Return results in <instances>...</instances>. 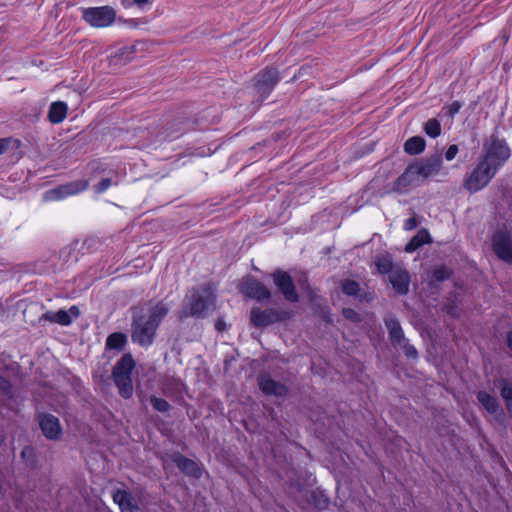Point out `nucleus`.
<instances>
[{
	"label": "nucleus",
	"mask_w": 512,
	"mask_h": 512,
	"mask_svg": "<svg viewBox=\"0 0 512 512\" xmlns=\"http://www.w3.org/2000/svg\"><path fill=\"white\" fill-rule=\"evenodd\" d=\"M170 308L163 301L149 305L146 311L135 314L132 321V341L142 347L150 346L155 338L158 326L168 314Z\"/></svg>",
	"instance_id": "f257e3e1"
},
{
	"label": "nucleus",
	"mask_w": 512,
	"mask_h": 512,
	"mask_svg": "<svg viewBox=\"0 0 512 512\" xmlns=\"http://www.w3.org/2000/svg\"><path fill=\"white\" fill-rule=\"evenodd\" d=\"M216 308V295L210 285L195 291L180 311V318H205Z\"/></svg>",
	"instance_id": "f03ea898"
},
{
	"label": "nucleus",
	"mask_w": 512,
	"mask_h": 512,
	"mask_svg": "<svg viewBox=\"0 0 512 512\" xmlns=\"http://www.w3.org/2000/svg\"><path fill=\"white\" fill-rule=\"evenodd\" d=\"M135 362L131 354L123 355L115 364L112 377L115 385L119 389V394L123 398H130L133 394V384L131 379Z\"/></svg>",
	"instance_id": "7ed1b4c3"
},
{
	"label": "nucleus",
	"mask_w": 512,
	"mask_h": 512,
	"mask_svg": "<svg viewBox=\"0 0 512 512\" xmlns=\"http://www.w3.org/2000/svg\"><path fill=\"white\" fill-rule=\"evenodd\" d=\"M510 157V148L504 140L492 135L490 141L484 144V154L480 160L497 172Z\"/></svg>",
	"instance_id": "20e7f679"
},
{
	"label": "nucleus",
	"mask_w": 512,
	"mask_h": 512,
	"mask_svg": "<svg viewBox=\"0 0 512 512\" xmlns=\"http://www.w3.org/2000/svg\"><path fill=\"white\" fill-rule=\"evenodd\" d=\"M497 172L479 159L476 167L464 179L463 187L470 193H475L486 187Z\"/></svg>",
	"instance_id": "39448f33"
},
{
	"label": "nucleus",
	"mask_w": 512,
	"mask_h": 512,
	"mask_svg": "<svg viewBox=\"0 0 512 512\" xmlns=\"http://www.w3.org/2000/svg\"><path fill=\"white\" fill-rule=\"evenodd\" d=\"M115 10L109 6L91 7L83 10V18L91 26L104 28L115 20Z\"/></svg>",
	"instance_id": "423d86ee"
},
{
	"label": "nucleus",
	"mask_w": 512,
	"mask_h": 512,
	"mask_svg": "<svg viewBox=\"0 0 512 512\" xmlns=\"http://www.w3.org/2000/svg\"><path fill=\"white\" fill-rule=\"evenodd\" d=\"M88 186L89 182L87 180H76L46 191L43 197L46 201H59L85 191Z\"/></svg>",
	"instance_id": "0eeeda50"
},
{
	"label": "nucleus",
	"mask_w": 512,
	"mask_h": 512,
	"mask_svg": "<svg viewBox=\"0 0 512 512\" xmlns=\"http://www.w3.org/2000/svg\"><path fill=\"white\" fill-rule=\"evenodd\" d=\"M411 166L414 168L413 170L418 178L427 179L434 177L442 169V156L440 153H435L426 159L411 164Z\"/></svg>",
	"instance_id": "6e6552de"
},
{
	"label": "nucleus",
	"mask_w": 512,
	"mask_h": 512,
	"mask_svg": "<svg viewBox=\"0 0 512 512\" xmlns=\"http://www.w3.org/2000/svg\"><path fill=\"white\" fill-rule=\"evenodd\" d=\"M280 81L279 73L276 69H264L256 76L255 88L262 98L267 97Z\"/></svg>",
	"instance_id": "1a4fd4ad"
},
{
	"label": "nucleus",
	"mask_w": 512,
	"mask_h": 512,
	"mask_svg": "<svg viewBox=\"0 0 512 512\" xmlns=\"http://www.w3.org/2000/svg\"><path fill=\"white\" fill-rule=\"evenodd\" d=\"M273 281L284 298L289 302H297L298 294L295 291V285L291 276L282 270H277L272 274Z\"/></svg>",
	"instance_id": "9d476101"
},
{
	"label": "nucleus",
	"mask_w": 512,
	"mask_h": 512,
	"mask_svg": "<svg viewBox=\"0 0 512 512\" xmlns=\"http://www.w3.org/2000/svg\"><path fill=\"white\" fill-rule=\"evenodd\" d=\"M240 290L245 296L258 301L269 299L271 296L270 290L260 281L252 277L242 281Z\"/></svg>",
	"instance_id": "9b49d317"
},
{
	"label": "nucleus",
	"mask_w": 512,
	"mask_h": 512,
	"mask_svg": "<svg viewBox=\"0 0 512 512\" xmlns=\"http://www.w3.org/2000/svg\"><path fill=\"white\" fill-rule=\"evenodd\" d=\"M492 247L499 259L512 263V244L508 233L497 232L492 238Z\"/></svg>",
	"instance_id": "f8f14e48"
},
{
	"label": "nucleus",
	"mask_w": 512,
	"mask_h": 512,
	"mask_svg": "<svg viewBox=\"0 0 512 512\" xmlns=\"http://www.w3.org/2000/svg\"><path fill=\"white\" fill-rule=\"evenodd\" d=\"M388 279L393 289L399 295H406L409 292L410 275L405 268L398 266V268L394 269L392 274L389 275Z\"/></svg>",
	"instance_id": "ddd939ff"
},
{
	"label": "nucleus",
	"mask_w": 512,
	"mask_h": 512,
	"mask_svg": "<svg viewBox=\"0 0 512 512\" xmlns=\"http://www.w3.org/2000/svg\"><path fill=\"white\" fill-rule=\"evenodd\" d=\"M40 428L46 438L56 440L61 434L59 419L51 414H43L39 420Z\"/></svg>",
	"instance_id": "4468645a"
},
{
	"label": "nucleus",
	"mask_w": 512,
	"mask_h": 512,
	"mask_svg": "<svg viewBox=\"0 0 512 512\" xmlns=\"http://www.w3.org/2000/svg\"><path fill=\"white\" fill-rule=\"evenodd\" d=\"M113 501L118 504L121 512H141L135 498L125 490L115 491Z\"/></svg>",
	"instance_id": "2eb2a0df"
},
{
	"label": "nucleus",
	"mask_w": 512,
	"mask_h": 512,
	"mask_svg": "<svg viewBox=\"0 0 512 512\" xmlns=\"http://www.w3.org/2000/svg\"><path fill=\"white\" fill-rule=\"evenodd\" d=\"M258 384L261 391L266 395L284 396L287 393V388L283 384L276 382L267 375L260 376Z\"/></svg>",
	"instance_id": "dca6fc26"
},
{
	"label": "nucleus",
	"mask_w": 512,
	"mask_h": 512,
	"mask_svg": "<svg viewBox=\"0 0 512 512\" xmlns=\"http://www.w3.org/2000/svg\"><path fill=\"white\" fill-rule=\"evenodd\" d=\"M80 314L79 308L75 305L71 306L68 311L59 310L57 312H50L46 314V319L50 322L57 323L63 326H68L72 323L73 318H77Z\"/></svg>",
	"instance_id": "f3484780"
},
{
	"label": "nucleus",
	"mask_w": 512,
	"mask_h": 512,
	"mask_svg": "<svg viewBox=\"0 0 512 512\" xmlns=\"http://www.w3.org/2000/svg\"><path fill=\"white\" fill-rule=\"evenodd\" d=\"M279 319L278 314L272 310L255 308L251 311L250 321L256 327L268 326Z\"/></svg>",
	"instance_id": "a211bd4d"
},
{
	"label": "nucleus",
	"mask_w": 512,
	"mask_h": 512,
	"mask_svg": "<svg viewBox=\"0 0 512 512\" xmlns=\"http://www.w3.org/2000/svg\"><path fill=\"white\" fill-rule=\"evenodd\" d=\"M174 461L177 467L186 475L194 478L201 477L202 470L195 461L181 455L175 456Z\"/></svg>",
	"instance_id": "6ab92c4d"
},
{
	"label": "nucleus",
	"mask_w": 512,
	"mask_h": 512,
	"mask_svg": "<svg viewBox=\"0 0 512 512\" xmlns=\"http://www.w3.org/2000/svg\"><path fill=\"white\" fill-rule=\"evenodd\" d=\"M413 169L411 165L405 169L402 175L395 181L393 191L404 193L418 179Z\"/></svg>",
	"instance_id": "aec40b11"
},
{
	"label": "nucleus",
	"mask_w": 512,
	"mask_h": 512,
	"mask_svg": "<svg viewBox=\"0 0 512 512\" xmlns=\"http://www.w3.org/2000/svg\"><path fill=\"white\" fill-rule=\"evenodd\" d=\"M385 325L389 332L390 340L397 345H401L402 342H405V336L403 330L400 326L399 321L394 317H389L385 319Z\"/></svg>",
	"instance_id": "412c9836"
},
{
	"label": "nucleus",
	"mask_w": 512,
	"mask_h": 512,
	"mask_svg": "<svg viewBox=\"0 0 512 512\" xmlns=\"http://www.w3.org/2000/svg\"><path fill=\"white\" fill-rule=\"evenodd\" d=\"M67 104L62 101L53 102L50 105L48 118L54 124L61 123L67 116Z\"/></svg>",
	"instance_id": "4be33fe9"
},
{
	"label": "nucleus",
	"mask_w": 512,
	"mask_h": 512,
	"mask_svg": "<svg viewBox=\"0 0 512 512\" xmlns=\"http://www.w3.org/2000/svg\"><path fill=\"white\" fill-rule=\"evenodd\" d=\"M426 146L425 139L420 136H413L406 140L404 151L409 155H417L424 151Z\"/></svg>",
	"instance_id": "5701e85b"
},
{
	"label": "nucleus",
	"mask_w": 512,
	"mask_h": 512,
	"mask_svg": "<svg viewBox=\"0 0 512 512\" xmlns=\"http://www.w3.org/2000/svg\"><path fill=\"white\" fill-rule=\"evenodd\" d=\"M127 342V336L120 332L110 334L106 339V348L110 350H122Z\"/></svg>",
	"instance_id": "b1692460"
},
{
	"label": "nucleus",
	"mask_w": 512,
	"mask_h": 512,
	"mask_svg": "<svg viewBox=\"0 0 512 512\" xmlns=\"http://www.w3.org/2000/svg\"><path fill=\"white\" fill-rule=\"evenodd\" d=\"M478 401L489 413H495L498 409V401L487 392L481 391L477 395Z\"/></svg>",
	"instance_id": "393cba45"
},
{
	"label": "nucleus",
	"mask_w": 512,
	"mask_h": 512,
	"mask_svg": "<svg viewBox=\"0 0 512 512\" xmlns=\"http://www.w3.org/2000/svg\"><path fill=\"white\" fill-rule=\"evenodd\" d=\"M399 265L393 264L389 257H380L376 261V268L380 274L391 275L393 270L398 268Z\"/></svg>",
	"instance_id": "a878e982"
},
{
	"label": "nucleus",
	"mask_w": 512,
	"mask_h": 512,
	"mask_svg": "<svg viewBox=\"0 0 512 512\" xmlns=\"http://www.w3.org/2000/svg\"><path fill=\"white\" fill-rule=\"evenodd\" d=\"M423 130L427 136L437 138L441 134V124L436 118H431L424 123Z\"/></svg>",
	"instance_id": "bb28decb"
},
{
	"label": "nucleus",
	"mask_w": 512,
	"mask_h": 512,
	"mask_svg": "<svg viewBox=\"0 0 512 512\" xmlns=\"http://www.w3.org/2000/svg\"><path fill=\"white\" fill-rule=\"evenodd\" d=\"M309 502L318 509H325L328 506V498L321 492L313 490L310 492Z\"/></svg>",
	"instance_id": "cd10ccee"
},
{
	"label": "nucleus",
	"mask_w": 512,
	"mask_h": 512,
	"mask_svg": "<svg viewBox=\"0 0 512 512\" xmlns=\"http://www.w3.org/2000/svg\"><path fill=\"white\" fill-rule=\"evenodd\" d=\"M501 396L506 401L509 411L512 412V384L511 383L503 381V385L501 388Z\"/></svg>",
	"instance_id": "c85d7f7f"
},
{
	"label": "nucleus",
	"mask_w": 512,
	"mask_h": 512,
	"mask_svg": "<svg viewBox=\"0 0 512 512\" xmlns=\"http://www.w3.org/2000/svg\"><path fill=\"white\" fill-rule=\"evenodd\" d=\"M150 403L152 407L159 412H167L171 407L165 399L156 396L150 398Z\"/></svg>",
	"instance_id": "c756f323"
},
{
	"label": "nucleus",
	"mask_w": 512,
	"mask_h": 512,
	"mask_svg": "<svg viewBox=\"0 0 512 512\" xmlns=\"http://www.w3.org/2000/svg\"><path fill=\"white\" fill-rule=\"evenodd\" d=\"M360 290V286L356 281L347 280L343 284V292L347 295L354 296Z\"/></svg>",
	"instance_id": "7c9ffc66"
},
{
	"label": "nucleus",
	"mask_w": 512,
	"mask_h": 512,
	"mask_svg": "<svg viewBox=\"0 0 512 512\" xmlns=\"http://www.w3.org/2000/svg\"><path fill=\"white\" fill-rule=\"evenodd\" d=\"M413 238L416 242L420 243L421 246L432 242V238L426 229H420Z\"/></svg>",
	"instance_id": "2f4dec72"
},
{
	"label": "nucleus",
	"mask_w": 512,
	"mask_h": 512,
	"mask_svg": "<svg viewBox=\"0 0 512 512\" xmlns=\"http://www.w3.org/2000/svg\"><path fill=\"white\" fill-rule=\"evenodd\" d=\"M450 276L449 270L445 266L436 267L433 271V278L437 281H444Z\"/></svg>",
	"instance_id": "473e14b6"
},
{
	"label": "nucleus",
	"mask_w": 512,
	"mask_h": 512,
	"mask_svg": "<svg viewBox=\"0 0 512 512\" xmlns=\"http://www.w3.org/2000/svg\"><path fill=\"white\" fill-rule=\"evenodd\" d=\"M399 346L403 349L405 355L408 358L416 359L418 357V352H417L416 348L414 346L410 345L406 340H405V342H402V344Z\"/></svg>",
	"instance_id": "72a5a7b5"
},
{
	"label": "nucleus",
	"mask_w": 512,
	"mask_h": 512,
	"mask_svg": "<svg viewBox=\"0 0 512 512\" xmlns=\"http://www.w3.org/2000/svg\"><path fill=\"white\" fill-rule=\"evenodd\" d=\"M111 186L112 180L110 178H104L94 187V190L97 194H101L107 191Z\"/></svg>",
	"instance_id": "f704fd0d"
},
{
	"label": "nucleus",
	"mask_w": 512,
	"mask_h": 512,
	"mask_svg": "<svg viewBox=\"0 0 512 512\" xmlns=\"http://www.w3.org/2000/svg\"><path fill=\"white\" fill-rule=\"evenodd\" d=\"M458 151H459V149H458L457 145H455V144L450 145L445 152V159L447 161H452L456 157Z\"/></svg>",
	"instance_id": "c9c22d12"
},
{
	"label": "nucleus",
	"mask_w": 512,
	"mask_h": 512,
	"mask_svg": "<svg viewBox=\"0 0 512 512\" xmlns=\"http://www.w3.org/2000/svg\"><path fill=\"white\" fill-rule=\"evenodd\" d=\"M462 107V104L459 102V101H454L452 102L449 106H448V110H447V113L451 116V117H454L461 109Z\"/></svg>",
	"instance_id": "e433bc0d"
},
{
	"label": "nucleus",
	"mask_w": 512,
	"mask_h": 512,
	"mask_svg": "<svg viewBox=\"0 0 512 512\" xmlns=\"http://www.w3.org/2000/svg\"><path fill=\"white\" fill-rule=\"evenodd\" d=\"M418 225V221L415 217H410L406 219L403 223V229L406 231H411L415 229Z\"/></svg>",
	"instance_id": "4c0bfd02"
},
{
	"label": "nucleus",
	"mask_w": 512,
	"mask_h": 512,
	"mask_svg": "<svg viewBox=\"0 0 512 512\" xmlns=\"http://www.w3.org/2000/svg\"><path fill=\"white\" fill-rule=\"evenodd\" d=\"M419 247H421L420 243L416 242L414 238H412L405 246V252L412 253L416 251Z\"/></svg>",
	"instance_id": "58836bf2"
},
{
	"label": "nucleus",
	"mask_w": 512,
	"mask_h": 512,
	"mask_svg": "<svg viewBox=\"0 0 512 512\" xmlns=\"http://www.w3.org/2000/svg\"><path fill=\"white\" fill-rule=\"evenodd\" d=\"M343 315L351 321H357L359 319L358 313L350 308L344 309Z\"/></svg>",
	"instance_id": "ea45409f"
},
{
	"label": "nucleus",
	"mask_w": 512,
	"mask_h": 512,
	"mask_svg": "<svg viewBox=\"0 0 512 512\" xmlns=\"http://www.w3.org/2000/svg\"><path fill=\"white\" fill-rule=\"evenodd\" d=\"M11 388V385L7 379L3 376H0V390L8 392Z\"/></svg>",
	"instance_id": "a19ab883"
},
{
	"label": "nucleus",
	"mask_w": 512,
	"mask_h": 512,
	"mask_svg": "<svg viewBox=\"0 0 512 512\" xmlns=\"http://www.w3.org/2000/svg\"><path fill=\"white\" fill-rule=\"evenodd\" d=\"M215 328L220 332L226 330L227 327L225 321L222 318L217 319L215 322Z\"/></svg>",
	"instance_id": "79ce46f5"
},
{
	"label": "nucleus",
	"mask_w": 512,
	"mask_h": 512,
	"mask_svg": "<svg viewBox=\"0 0 512 512\" xmlns=\"http://www.w3.org/2000/svg\"><path fill=\"white\" fill-rule=\"evenodd\" d=\"M121 51V55L127 54V58H131L130 55L135 52V46L125 47Z\"/></svg>",
	"instance_id": "37998d69"
},
{
	"label": "nucleus",
	"mask_w": 512,
	"mask_h": 512,
	"mask_svg": "<svg viewBox=\"0 0 512 512\" xmlns=\"http://www.w3.org/2000/svg\"><path fill=\"white\" fill-rule=\"evenodd\" d=\"M32 453H33L32 448H30V447H25V448L22 450V452H21V456H22V458H24V459H25L27 456H31V455H32Z\"/></svg>",
	"instance_id": "c03bdc74"
},
{
	"label": "nucleus",
	"mask_w": 512,
	"mask_h": 512,
	"mask_svg": "<svg viewBox=\"0 0 512 512\" xmlns=\"http://www.w3.org/2000/svg\"><path fill=\"white\" fill-rule=\"evenodd\" d=\"M8 144L5 139H0V155L7 150Z\"/></svg>",
	"instance_id": "a18cd8bd"
},
{
	"label": "nucleus",
	"mask_w": 512,
	"mask_h": 512,
	"mask_svg": "<svg viewBox=\"0 0 512 512\" xmlns=\"http://www.w3.org/2000/svg\"><path fill=\"white\" fill-rule=\"evenodd\" d=\"M507 346L512 351V330L507 334Z\"/></svg>",
	"instance_id": "49530a36"
},
{
	"label": "nucleus",
	"mask_w": 512,
	"mask_h": 512,
	"mask_svg": "<svg viewBox=\"0 0 512 512\" xmlns=\"http://www.w3.org/2000/svg\"><path fill=\"white\" fill-rule=\"evenodd\" d=\"M172 138H177L178 135H170Z\"/></svg>",
	"instance_id": "de8ad7c7"
}]
</instances>
